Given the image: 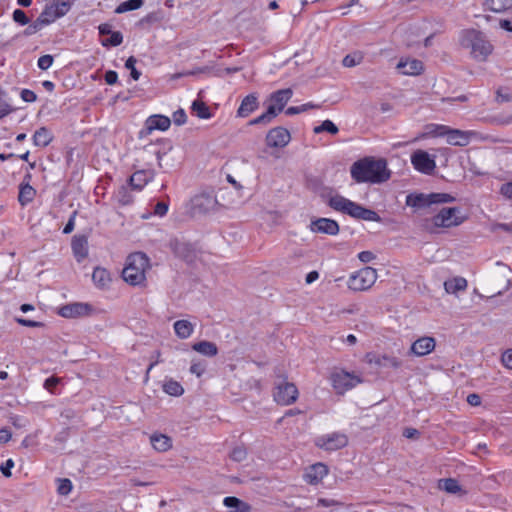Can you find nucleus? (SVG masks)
I'll return each instance as SVG.
<instances>
[{
	"label": "nucleus",
	"mask_w": 512,
	"mask_h": 512,
	"mask_svg": "<svg viewBox=\"0 0 512 512\" xmlns=\"http://www.w3.org/2000/svg\"><path fill=\"white\" fill-rule=\"evenodd\" d=\"M350 174L356 183L372 184L386 182L391 176L386 159H376L372 156H366L355 161L351 165Z\"/></svg>",
	"instance_id": "1"
},
{
	"label": "nucleus",
	"mask_w": 512,
	"mask_h": 512,
	"mask_svg": "<svg viewBox=\"0 0 512 512\" xmlns=\"http://www.w3.org/2000/svg\"><path fill=\"white\" fill-rule=\"evenodd\" d=\"M150 267L149 258L143 252H134L127 257L122 278L132 286L141 285L146 280V270Z\"/></svg>",
	"instance_id": "2"
},
{
	"label": "nucleus",
	"mask_w": 512,
	"mask_h": 512,
	"mask_svg": "<svg viewBox=\"0 0 512 512\" xmlns=\"http://www.w3.org/2000/svg\"><path fill=\"white\" fill-rule=\"evenodd\" d=\"M328 204L332 209L343 212L355 219L373 222L382 221L380 215L376 211L368 209L356 202L344 198L343 196L331 197Z\"/></svg>",
	"instance_id": "3"
},
{
	"label": "nucleus",
	"mask_w": 512,
	"mask_h": 512,
	"mask_svg": "<svg viewBox=\"0 0 512 512\" xmlns=\"http://www.w3.org/2000/svg\"><path fill=\"white\" fill-rule=\"evenodd\" d=\"M293 91L290 88L281 89L272 93L266 102V111L249 122L250 125H267L283 111L291 99Z\"/></svg>",
	"instance_id": "4"
},
{
	"label": "nucleus",
	"mask_w": 512,
	"mask_h": 512,
	"mask_svg": "<svg viewBox=\"0 0 512 512\" xmlns=\"http://www.w3.org/2000/svg\"><path fill=\"white\" fill-rule=\"evenodd\" d=\"M460 44L462 47L470 49L471 55L478 61H485L493 50L491 43L477 30L463 31Z\"/></svg>",
	"instance_id": "5"
},
{
	"label": "nucleus",
	"mask_w": 512,
	"mask_h": 512,
	"mask_svg": "<svg viewBox=\"0 0 512 512\" xmlns=\"http://www.w3.org/2000/svg\"><path fill=\"white\" fill-rule=\"evenodd\" d=\"M455 201V197L448 193H411L406 197V204L414 208H427L432 204L451 203Z\"/></svg>",
	"instance_id": "6"
},
{
	"label": "nucleus",
	"mask_w": 512,
	"mask_h": 512,
	"mask_svg": "<svg viewBox=\"0 0 512 512\" xmlns=\"http://www.w3.org/2000/svg\"><path fill=\"white\" fill-rule=\"evenodd\" d=\"M466 220V216L461 215V209L458 207L442 208L438 214L432 218V223L437 228H451L459 226Z\"/></svg>",
	"instance_id": "7"
},
{
	"label": "nucleus",
	"mask_w": 512,
	"mask_h": 512,
	"mask_svg": "<svg viewBox=\"0 0 512 512\" xmlns=\"http://www.w3.org/2000/svg\"><path fill=\"white\" fill-rule=\"evenodd\" d=\"M377 279L376 269L364 267L353 273L348 279V287L353 291H365L373 286Z\"/></svg>",
	"instance_id": "8"
},
{
	"label": "nucleus",
	"mask_w": 512,
	"mask_h": 512,
	"mask_svg": "<svg viewBox=\"0 0 512 512\" xmlns=\"http://www.w3.org/2000/svg\"><path fill=\"white\" fill-rule=\"evenodd\" d=\"M217 205V199L213 192H202L190 200V213L195 215L206 214Z\"/></svg>",
	"instance_id": "9"
},
{
	"label": "nucleus",
	"mask_w": 512,
	"mask_h": 512,
	"mask_svg": "<svg viewBox=\"0 0 512 512\" xmlns=\"http://www.w3.org/2000/svg\"><path fill=\"white\" fill-rule=\"evenodd\" d=\"M434 136L442 137L446 143L454 146H466L471 139L477 136L471 130H432Z\"/></svg>",
	"instance_id": "10"
},
{
	"label": "nucleus",
	"mask_w": 512,
	"mask_h": 512,
	"mask_svg": "<svg viewBox=\"0 0 512 512\" xmlns=\"http://www.w3.org/2000/svg\"><path fill=\"white\" fill-rule=\"evenodd\" d=\"M315 445L325 451H336L348 445V437L344 433L333 432L317 437Z\"/></svg>",
	"instance_id": "11"
},
{
	"label": "nucleus",
	"mask_w": 512,
	"mask_h": 512,
	"mask_svg": "<svg viewBox=\"0 0 512 512\" xmlns=\"http://www.w3.org/2000/svg\"><path fill=\"white\" fill-rule=\"evenodd\" d=\"M298 394V389L294 383L283 380L276 385L273 396L278 404L290 405L297 400Z\"/></svg>",
	"instance_id": "12"
},
{
	"label": "nucleus",
	"mask_w": 512,
	"mask_h": 512,
	"mask_svg": "<svg viewBox=\"0 0 512 512\" xmlns=\"http://www.w3.org/2000/svg\"><path fill=\"white\" fill-rule=\"evenodd\" d=\"M331 381L334 389L340 394H343L362 382L359 376L344 370L333 373Z\"/></svg>",
	"instance_id": "13"
},
{
	"label": "nucleus",
	"mask_w": 512,
	"mask_h": 512,
	"mask_svg": "<svg viewBox=\"0 0 512 512\" xmlns=\"http://www.w3.org/2000/svg\"><path fill=\"white\" fill-rule=\"evenodd\" d=\"M411 162L417 171L427 175H431L436 167L434 158L423 150L415 151L411 156Z\"/></svg>",
	"instance_id": "14"
},
{
	"label": "nucleus",
	"mask_w": 512,
	"mask_h": 512,
	"mask_svg": "<svg viewBox=\"0 0 512 512\" xmlns=\"http://www.w3.org/2000/svg\"><path fill=\"white\" fill-rule=\"evenodd\" d=\"M92 310V306L88 303L74 302L60 307L58 314L64 318H78L88 316Z\"/></svg>",
	"instance_id": "15"
},
{
	"label": "nucleus",
	"mask_w": 512,
	"mask_h": 512,
	"mask_svg": "<svg viewBox=\"0 0 512 512\" xmlns=\"http://www.w3.org/2000/svg\"><path fill=\"white\" fill-rule=\"evenodd\" d=\"M310 229L314 233H322L327 235H337L340 227L337 221L330 218H318L311 221Z\"/></svg>",
	"instance_id": "16"
},
{
	"label": "nucleus",
	"mask_w": 512,
	"mask_h": 512,
	"mask_svg": "<svg viewBox=\"0 0 512 512\" xmlns=\"http://www.w3.org/2000/svg\"><path fill=\"white\" fill-rule=\"evenodd\" d=\"M365 358L367 363L371 365L373 364L376 367H390L398 369L402 365V362L398 358L386 354L380 355L374 352H369L366 354Z\"/></svg>",
	"instance_id": "17"
},
{
	"label": "nucleus",
	"mask_w": 512,
	"mask_h": 512,
	"mask_svg": "<svg viewBox=\"0 0 512 512\" xmlns=\"http://www.w3.org/2000/svg\"><path fill=\"white\" fill-rule=\"evenodd\" d=\"M71 248L77 262H82L88 256V237L77 234L72 237Z\"/></svg>",
	"instance_id": "18"
},
{
	"label": "nucleus",
	"mask_w": 512,
	"mask_h": 512,
	"mask_svg": "<svg viewBox=\"0 0 512 512\" xmlns=\"http://www.w3.org/2000/svg\"><path fill=\"white\" fill-rule=\"evenodd\" d=\"M170 248L177 257L185 261H191L195 256L192 244L179 239H172L170 241Z\"/></svg>",
	"instance_id": "19"
},
{
	"label": "nucleus",
	"mask_w": 512,
	"mask_h": 512,
	"mask_svg": "<svg viewBox=\"0 0 512 512\" xmlns=\"http://www.w3.org/2000/svg\"><path fill=\"white\" fill-rule=\"evenodd\" d=\"M290 140V130H269L266 136V142L269 147H284Z\"/></svg>",
	"instance_id": "20"
},
{
	"label": "nucleus",
	"mask_w": 512,
	"mask_h": 512,
	"mask_svg": "<svg viewBox=\"0 0 512 512\" xmlns=\"http://www.w3.org/2000/svg\"><path fill=\"white\" fill-rule=\"evenodd\" d=\"M328 474V467L323 463H315L311 465L305 475L304 479L307 483L315 485L322 481V479Z\"/></svg>",
	"instance_id": "21"
},
{
	"label": "nucleus",
	"mask_w": 512,
	"mask_h": 512,
	"mask_svg": "<svg viewBox=\"0 0 512 512\" xmlns=\"http://www.w3.org/2000/svg\"><path fill=\"white\" fill-rule=\"evenodd\" d=\"M435 344L433 337H421L411 345V352L417 356H424L434 350Z\"/></svg>",
	"instance_id": "22"
},
{
	"label": "nucleus",
	"mask_w": 512,
	"mask_h": 512,
	"mask_svg": "<svg viewBox=\"0 0 512 512\" xmlns=\"http://www.w3.org/2000/svg\"><path fill=\"white\" fill-rule=\"evenodd\" d=\"M397 69L404 75L415 76L423 71V63L417 59H401L397 64Z\"/></svg>",
	"instance_id": "23"
},
{
	"label": "nucleus",
	"mask_w": 512,
	"mask_h": 512,
	"mask_svg": "<svg viewBox=\"0 0 512 512\" xmlns=\"http://www.w3.org/2000/svg\"><path fill=\"white\" fill-rule=\"evenodd\" d=\"M258 107L259 102L256 94H249L242 100L240 107L237 110V115L239 117H247Z\"/></svg>",
	"instance_id": "24"
},
{
	"label": "nucleus",
	"mask_w": 512,
	"mask_h": 512,
	"mask_svg": "<svg viewBox=\"0 0 512 512\" xmlns=\"http://www.w3.org/2000/svg\"><path fill=\"white\" fill-rule=\"evenodd\" d=\"M223 504L232 510V512H251L252 507L249 503L235 496H227L223 500Z\"/></svg>",
	"instance_id": "25"
},
{
	"label": "nucleus",
	"mask_w": 512,
	"mask_h": 512,
	"mask_svg": "<svg viewBox=\"0 0 512 512\" xmlns=\"http://www.w3.org/2000/svg\"><path fill=\"white\" fill-rule=\"evenodd\" d=\"M152 178L150 171L139 170L133 173L129 178V185L136 190H141Z\"/></svg>",
	"instance_id": "26"
},
{
	"label": "nucleus",
	"mask_w": 512,
	"mask_h": 512,
	"mask_svg": "<svg viewBox=\"0 0 512 512\" xmlns=\"http://www.w3.org/2000/svg\"><path fill=\"white\" fill-rule=\"evenodd\" d=\"M192 349L206 357H214L218 354V347L214 342L199 341L192 345Z\"/></svg>",
	"instance_id": "27"
},
{
	"label": "nucleus",
	"mask_w": 512,
	"mask_h": 512,
	"mask_svg": "<svg viewBox=\"0 0 512 512\" xmlns=\"http://www.w3.org/2000/svg\"><path fill=\"white\" fill-rule=\"evenodd\" d=\"M173 327H174L175 334L180 339L189 338L194 331V325L188 320H177L174 323Z\"/></svg>",
	"instance_id": "28"
},
{
	"label": "nucleus",
	"mask_w": 512,
	"mask_h": 512,
	"mask_svg": "<svg viewBox=\"0 0 512 512\" xmlns=\"http://www.w3.org/2000/svg\"><path fill=\"white\" fill-rule=\"evenodd\" d=\"M94 284L99 288H106L111 282L110 273L105 268L96 267L92 274Z\"/></svg>",
	"instance_id": "29"
},
{
	"label": "nucleus",
	"mask_w": 512,
	"mask_h": 512,
	"mask_svg": "<svg viewBox=\"0 0 512 512\" xmlns=\"http://www.w3.org/2000/svg\"><path fill=\"white\" fill-rule=\"evenodd\" d=\"M153 448L159 452H165L172 446L171 438L164 434H153L150 437Z\"/></svg>",
	"instance_id": "30"
},
{
	"label": "nucleus",
	"mask_w": 512,
	"mask_h": 512,
	"mask_svg": "<svg viewBox=\"0 0 512 512\" xmlns=\"http://www.w3.org/2000/svg\"><path fill=\"white\" fill-rule=\"evenodd\" d=\"M36 195V190L29 183H21L19 188L18 201L22 206L32 202Z\"/></svg>",
	"instance_id": "31"
},
{
	"label": "nucleus",
	"mask_w": 512,
	"mask_h": 512,
	"mask_svg": "<svg viewBox=\"0 0 512 512\" xmlns=\"http://www.w3.org/2000/svg\"><path fill=\"white\" fill-rule=\"evenodd\" d=\"M445 291L449 294H455L458 291H464L467 288V280L463 277H455L444 282Z\"/></svg>",
	"instance_id": "32"
},
{
	"label": "nucleus",
	"mask_w": 512,
	"mask_h": 512,
	"mask_svg": "<svg viewBox=\"0 0 512 512\" xmlns=\"http://www.w3.org/2000/svg\"><path fill=\"white\" fill-rule=\"evenodd\" d=\"M158 160V165L164 171H169L174 169L179 163V157L176 153L165 155L164 152L160 153Z\"/></svg>",
	"instance_id": "33"
},
{
	"label": "nucleus",
	"mask_w": 512,
	"mask_h": 512,
	"mask_svg": "<svg viewBox=\"0 0 512 512\" xmlns=\"http://www.w3.org/2000/svg\"><path fill=\"white\" fill-rule=\"evenodd\" d=\"M171 119L164 115H152L145 122V128H170Z\"/></svg>",
	"instance_id": "34"
},
{
	"label": "nucleus",
	"mask_w": 512,
	"mask_h": 512,
	"mask_svg": "<svg viewBox=\"0 0 512 512\" xmlns=\"http://www.w3.org/2000/svg\"><path fill=\"white\" fill-rule=\"evenodd\" d=\"M191 113L200 119H209L212 117L210 108L200 99L193 101L191 105Z\"/></svg>",
	"instance_id": "35"
},
{
	"label": "nucleus",
	"mask_w": 512,
	"mask_h": 512,
	"mask_svg": "<svg viewBox=\"0 0 512 512\" xmlns=\"http://www.w3.org/2000/svg\"><path fill=\"white\" fill-rule=\"evenodd\" d=\"M163 391L170 396L179 397L184 393V388L178 381L169 379L164 382Z\"/></svg>",
	"instance_id": "36"
},
{
	"label": "nucleus",
	"mask_w": 512,
	"mask_h": 512,
	"mask_svg": "<svg viewBox=\"0 0 512 512\" xmlns=\"http://www.w3.org/2000/svg\"><path fill=\"white\" fill-rule=\"evenodd\" d=\"M439 488L450 494H456L462 491L459 482L454 478H445L439 480Z\"/></svg>",
	"instance_id": "37"
},
{
	"label": "nucleus",
	"mask_w": 512,
	"mask_h": 512,
	"mask_svg": "<svg viewBox=\"0 0 512 512\" xmlns=\"http://www.w3.org/2000/svg\"><path fill=\"white\" fill-rule=\"evenodd\" d=\"M53 139L51 130H35L33 141L36 146L45 147Z\"/></svg>",
	"instance_id": "38"
},
{
	"label": "nucleus",
	"mask_w": 512,
	"mask_h": 512,
	"mask_svg": "<svg viewBox=\"0 0 512 512\" xmlns=\"http://www.w3.org/2000/svg\"><path fill=\"white\" fill-rule=\"evenodd\" d=\"M486 5L493 12H504L512 8V0H487Z\"/></svg>",
	"instance_id": "39"
},
{
	"label": "nucleus",
	"mask_w": 512,
	"mask_h": 512,
	"mask_svg": "<svg viewBox=\"0 0 512 512\" xmlns=\"http://www.w3.org/2000/svg\"><path fill=\"white\" fill-rule=\"evenodd\" d=\"M42 20L41 23L45 27L51 23H53L56 19H58L57 14L55 13L52 5L46 6L42 13L37 18Z\"/></svg>",
	"instance_id": "40"
},
{
	"label": "nucleus",
	"mask_w": 512,
	"mask_h": 512,
	"mask_svg": "<svg viewBox=\"0 0 512 512\" xmlns=\"http://www.w3.org/2000/svg\"><path fill=\"white\" fill-rule=\"evenodd\" d=\"M144 4V0H127L122 2L115 10L116 13H124L139 9Z\"/></svg>",
	"instance_id": "41"
},
{
	"label": "nucleus",
	"mask_w": 512,
	"mask_h": 512,
	"mask_svg": "<svg viewBox=\"0 0 512 512\" xmlns=\"http://www.w3.org/2000/svg\"><path fill=\"white\" fill-rule=\"evenodd\" d=\"M363 54L359 51L350 53L343 58L342 64L345 67H354L363 61Z\"/></svg>",
	"instance_id": "42"
},
{
	"label": "nucleus",
	"mask_w": 512,
	"mask_h": 512,
	"mask_svg": "<svg viewBox=\"0 0 512 512\" xmlns=\"http://www.w3.org/2000/svg\"><path fill=\"white\" fill-rule=\"evenodd\" d=\"M156 144L159 146V148L154 152L157 158H159V155L162 152H164L165 155L175 153L169 139H156Z\"/></svg>",
	"instance_id": "43"
},
{
	"label": "nucleus",
	"mask_w": 512,
	"mask_h": 512,
	"mask_svg": "<svg viewBox=\"0 0 512 512\" xmlns=\"http://www.w3.org/2000/svg\"><path fill=\"white\" fill-rule=\"evenodd\" d=\"M13 111L11 105L7 102V94L0 89V119L7 116Z\"/></svg>",
	"instance_id": "44"
},
{
	"label": "nucleus",
	"mask_w": 512,
	"mask_h": 512,
	"mask_svg": "<svg viewBox=\"0 0 512 512\" xmlns=\"http://www.w3.org/2000/svg\"><path fill=\"white\" fill-rule=\"evenodd\" d=\"M55 13L57 14V17L60 18L68 13V11L71 8V4L68 1H57L53 4H51Z\"/></svg>",
	"instance_id": "45"
},
{
	"label": "nucleus",
	"mask_w": 512,
	"mask_h": 512,
	"mask_svg": "<svg viewBox=\"0 0 512 512\" xmlns=\"http://www.w3.org/2000/svg\"><path fill=\"white\" fill-rule=\"evenodd\" d=\"M122 41H123V36H122L121 32H119V31L113 32L112 31L109 38L102 40V45L103 46H118L122 43Z\"/></svg>",
	"instance_id": "46"
},
{
	"label": "nucleus",
	"mask_w": 512,
	"mask_h": 512,
	"mask_svg": "<svg viewBox=\"0 0 512 512\" xmlns=\"http://www.w3.org/2000/svg\"><path fill=\"white\" fill-rule=\"evenodd\" d=\"M247 457V450L243 446H236L230 453V458L235 462H242Z\"/></svg>",
	"instance_id": "47"
},
{
	"label": "nucleus",
	"mask_w": 512,
	"mask_h": 512,
	"mask_svg": "<svg viewBox=\"0 0 512 512\" xmlns=\"http://www.w3.org/2000/svg\"><path fill=\"white\" fill-rule=\"evenodd\" d=\"M117 199L121 205H128L133 201L132 196L128 191V188L125 186H121L118 190Z\"/></svg>",
	"instance_id": "48"
},
{
	"label": "nucleus",
	"mask_w": 512,
	"mask_h": 512,
	"mask_svg": "<svg viewBox=\"0 0 512 512\" xmlns=\"http://www.w3.org/2000/svg\"><path fill=\"white\" fill-rule=\"evenodd\" d=\"M207 364L203 360L193 361L190 366V372L197 377H201L206 371Z\"/></svg>",
	"instance_id": "49"
},
{
	"label": "nucleus",
	"mask_w": 512,
	"mask_h": 512,
	"mask_svg": "<svg viewBox=\"0 0 512 512\" xmlns=\"http://www.w3.org/2000/svg\"><path fill=\"white\" fill-rule=\"evenodd\" d=\"M137 60L134 56H130L125 63V67L130 70V75L133 80H138L141 73L135 68Z\"/></svg>",
	"instance_id": "50"
},
{
	"label": "nucleus",
	"mask_w": 512,
	"mask_h": 512,
	"mask_svg": "<svg viewBox=\"0 0 512 512\" xmlns=\"http://www.w3.org/2000/svg\"><path fill=\"white\" fill-rule=\"evenodd\" d=\"M58 482H59L58 488H57L58 493L63 496L68 495L72 490V482L67 478L58 479Z\"/></svg>",
	"instance_id": "51"
},
{
	"label": "nucleus",
	"mask_w": 512,
	"mask_h": 512,
	"mask_svg": "<svg viewBox=\"0 0 512 512\" xmlns=\"http://www.w3.org/2000/svg\"><path fill=\"white\" fill-rule=\"evenodd\" d=\"M12 17L13 20L20 25H26L30 21L26 13L21 9L14 10Z\"/></svg>",
	"instance_id": "52"
},
{
	"label": "nucleus",
	"mask_w": 512,
	"mask_h": 512,
	"mask_svg": "<svg viewBox=\"0 0 512 512\" xmlns=\"http://www.w3.org/2000/svg\"><path fill=\"white\" fill-rule=\"evenodd\" d=\"M15 320L18 324H20L21 326H25V327H34V328L37 327L38 328V327L45 326V324L43 322L34 321V320L22 318V317H17V318H15Z\"/></svg>",
	"instance_id": "53"
},
{
	"label": "nucleus",
	"mask_w": 512,
	"mask_h": 512,
	"mask_svg": "<svg viewBox=\"0 0 512 512\" xmlns=\"http://www.w3.org/2000/svg\"><path fill=\"white\" fill-rule=\"evenodd\" d=\"M37 64L41 70H47L53 64V56L49 54L43 55L38 59Z\"/></svg>",
	"instance_id": "54"
},
{
	"label": "nucleus",
	"mask_w": 512,
	"mask_h": 512,
	"mask_svg": "<svg viewBox=\"0 0 512 512\" xmlns=\"http://www.w3.org/2000/svg\"><path fill=\"white\" fill-rule=\"evenodd\" d=\"M168 207H169L168 202L159 201L155 204L153 213L157 216L162 217V216L166 215V213L168 212Z\"/></svg>",
	"instance_id": "55"
},
{
	"label": "nucleus",
	"mask_w": 512,
	"mask_h": 512,
	"mask_svg": "<svg viewBox=\"0 0 512 512\" xmlns=\"http://www.w3.org/2000/svg\"><path fill=\"white\" fill-rule=\"evenodd\" d=\"M42 20L36 19L33 23H31L25 30L24 35L30 36L41 30L44 26L41 23Z\"/></svg>",
	"instance_id": "56"
},
{
	"label": "nucleus",
	"mask_w": 512,
	"mask_h": 512,
	"mask_svg": "<svg viewBox=\"0 0 512 512\" xmlns=\"http://www.w3.org/2000/svg\"><path fill=\"white\" fill-rule=\"evenodd\" d=\"M512 100V95L508 93L507 89L499 88L496 91V101L498 103L509 102Z\"/></svg>",
	"instance_id": "57"
},
{
	"label": "nucleus",
	"mask_w": 512,
	"mask_h": 512,
	"mask_svg": "<svg viewBox=\"0 0 512 512\" xmlns=\"http://www.w3.org/2000/svg\"><path fill=\"white\" fill-rule=\"evenodd\" d=\"M186 113L183 109H178L173 113V122L177 126L184 125L186 123Z\"/></svg>",
	"instance_id": "58"
},
{
	"label": "nucleus",
	"mask_w": 512,
	"mask_h": 512,
	"mask_svg": "<svg viewBox=\"0 0 512 512\" xmlns=\"http://www.w3.org/2000/svg\"><path fill=\"white\" fill-rule=\"evenodd\" d=\"M60 380L57 377L51 376L47 378L44 382V388L48 390L50 393H55V388L59 384Z\"/></svg>",
	"instance_id": "59"
},
{
	"label": "nucleus",
	"mask_w": 512,
	"mask_h": 512,
	"mask_svg": "<svg viewBox=\"0 0 512 512\" xmlns=\"http://www.w3.org/2000/svg\"><path fill=\"white\" fill-rule=\"evenodd\" d=\"M313 107L312 105L310 104H303V105H300V106H292V107H289L286 111H285V114L286 115H295V114H299L301 112H304L306 111L308 108H311Z\"/></svg>",
	"instance_id": "60"
},
{
	"label": "nucleus",
	"mask_w": 512,
	"mask_h": 512,
	"mask_svg": "<svg viewBox=\"0 0 512 512\" xmlns=\"http://www.w3.org/2000/svg\"><path fill=\"white\" fill-rule=\"evenodd\" d=\"M14 467V461L12 459L6 460L5 463L0 465V471L5 477L11 476V469Z\"/></svg>",
	"instance_id": "61"
},
{
	"label": "nucleus",
	"mask_w": 512,
	"mask_h": 512,
	"mask_svg": "<svg viewBox=\"0 0 512 512\" xmlns=\"http://www.w3.org/2000/svg\"><path fill=\"white\" fill-rule=\"evenodd\" d=\"M500 193L504 197L512 200V181L502 184L500 187Z\"/></svg>",
	"instance_id": "62"
},
{
	"label": "nucleus",
	"mask_w": 512,
	"mask_h": 512,
	"mask_svg": "<svg viewBox=\"0 0 512 512\" xmlns=\"http://www.w3.org/2000/svg\"><path fill=\"white\" fill-rule=\"evenodd\" d=\"M501 361L506 368L512 369V349L502 354Z\"/></svg>",
	"instance_id": "63"
},
{
	"label": "nucleus",
	"mask_w": 512,
	"mask_h": 512,
	"mask_svg": "<svg viewBox=\"0 0 512 512\" xmlns=\"http://www.w3.org/2000/svg\"><path fill=\"white\" fill-rule=\"evenodd\" d=\"M104 79L108 85H114L117 83L118 74L113 70H109L105 73Z\"/></svg>",
	"instance_id": "64"
}]
</instances>
